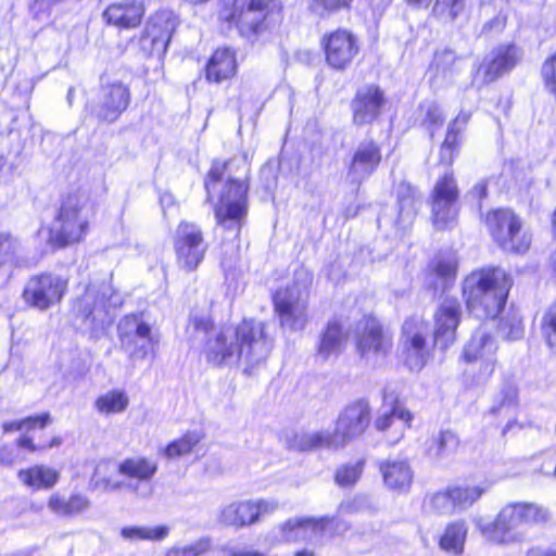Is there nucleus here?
Masks as SVG:
<instances>
[{"label": "nucleus", "mask_w": 556, "mask_h": 556, "mask_svg": "<svg viewBox=\"0 0 556 556\" xmlns=\"http://www.w3.org/2000/svg\"><path fill=\"white\" fill-rule=\"evenodd\" d=\"M252 501L232 502L224 506L219 514V520L224 525L243 528L255 522Z\"/></svg>", "instance_id": "obj_35"}, {"label": "nucleus", "mask_w": 556, "mask_h": 556, "mask_svg": "<svg viewBox=\"0 0 556 556\" xmlns=\"http://www.w3.org/2000/svg\"><path fill=\"white\" fill-rule=\"evenodd\" d=\"M468 526L459 519L446 525L439 539V547L452 556H460L465 551Z\"/></svg>", "instance_id": "obj_32"}, {"label": "nucleus", "mask_w": 556, "mask_h": 556, "mask_svg": "<svg viewBox=\"0 0 556 556\" xmlns=\"http://www.w3.org/2000/svg\"><path fill=\"white\" fill-rule=\"evenodd\" d=\"M501 334L509 340H518L523 336V326L521 318L516 315H507L500 324Z\"/></svg>", "instance_id": "obj_48"}, {"label": "nucleus", "mask_w": 556, "mask_h": 556, "mask_svg": "<svg viewBox=\"0 0 556 556\" xmlns=\"http://www.w3.org/2000/svg\"><path fill=\"white\" fill-rule=\"evenodd\" d=\"M371 409L366 401H356L346 405L339 414L336 428L330 430L302 431L294 433L288 441L291 448L312 451L314 448H342L350 441L361 437L368 428Z\"/></svg>", "instance_id": "obj_2"}, {"label": "nucleus", "mask_w": 556, "mask_h": 556, "mask_svg": "<svg viewBox=\"0 0 556 556\" xmlns=\"http://www.w3.org/2000/svg\"><path fill=\"white\" fill-rule=\"evenodd\" d=\"M146 14L142 0H121L111 3L103 12L105 22L119 30L137 28Z\"/></svg>", "instance_id": "obj_23"}, {"label": "nucleus", "mask_w": 556, "mask_h": 556, "mask_svg": "<svg viewBox=\"0 0 556 556\" xmlns=\"http://www.w3.org/2000/svg\"><path fill=\"white\" fill-rule=\"evenodd\" d=\"M346 530V525L338 517L321 516L309 517L305 516V542L321 546L328 540L337 534H341Z\"/></svg>", "instance_id": "obj_28"}, {"label": "nucleus", "mask_w": 556, "mask_h": 556, "mask_svg": "<svg viewBox=\"0 0 556 556\" xmlns=\"http://www.w3.org/2000/svg\"><path fill=\"white\" fill-rule=\"evenodd\" d=\"M364 465L365 460L359 459L339 467L334 476L337 484L344 488L355 484L363 473Z\"/></svg>", "instance_id": "obj_44"}, {"label": "nucleus", "mask_w": 556, "mask_h": 556, "mask_svg": "<svg viewBox=\"0 0 556 556\" xmlns=\"http://www.w3.org/2000/svg\"><path fill=\"white\" fill-rule=\"evenodd\" d=\"M464 10L463 0H437L433 11L442 17L454 20Z\"/></svg>", "instance_id": "obj_50"}, {"label": "nucleus", "mask_w": 556, "mask_h": 556, "mask_svg": "<svg viewBox=\"0 0 556 556\" xmlns=\"http://www.w3.org/2000/svg\"><path fill=\"white\" fill-rule=\"evenodd\" d=\"M67 289V280L50 274L31 277L24 289L25 302L45 311L60 302Z\"/></svg>", "instance_id": "obj_20"}, {"label": "nucleus", "mask_w": 556, "mask_h": 556, "mask_svg": "<svg viewBox=\"0 0 556 556\" xmlns=\"http://www.w3.org/2000/svg\"><path fill=\"white\" fill-rule=\"evenodd\" d=\"M542 75L548 91L556 96V52L544 62Z\"/></svg>", "instance_id": "obj_53"}, {"label": "nucleus", "mask_w": 556, "mask_h": 556, "mask_svg": "<svg viewBox=\"0 0 556 556\" xmlns=\"http://www.w3.org/2000/svg\"><path fill=\"white\" fill-rule=\"evenodd\" d=\"M421 111L425 112L424 122L429 128H437L443 124L444 114L438 103L432 101L425 102L421 105Z\"/></svg>", "instance_id": "obj_51"}, {"label": "nucleus", "mask_w": 556, "mask_h": 556, "mask_svg": "<svg viewBox=\"0 0 556 556\" xmlns=\"http://www.w3.org/2000/svg\"><path fill=\"white\" fill-rule=\"evenodd\" d=\"M457 60L455 52L445 49L435 53L433 66L438 72L446 73L453 71Z\"/></svg>", "instance_id": "obj_52"}, {"label": "nucleus", "mask_w": 556, "mask_h": 556, "mask_svg": "<svg viewBox=\"0 0 556 556\" xmlns=\"http://www.w3.org/2000/svg\"><path fill=\"white\" fill-rule=\"evenodd\" d=\"M20 482L33 490H50L60 479V472L46 465H34L17 472Z\"/></svg>", "instance_id": "obj_31"}, {"label": "nucleus", "mask_w": 556, "mask_h": 556, "mask_svg": "<svg viewBox=\"0 0 556 556\" xmlns=\"http://www.w3.org/2000/svg\"><path fill=\"white\" fill-rule=\"evenodd\" d=\"M364 506L362 498H353L341 503L338 507V515L345 516L359 511Z\"/></svg>", "instance_id": "obj_61"}, {"label": "nucleus", "mask_w": 556, "mask_h": 556, "mask_svg": "<svg viewBox=\"0 0 556 556\" xmlns=\"http://www.w3.org/2000/svg\"><path fill=\"white\" fill-rule=\"evenodd\" d=\"M412 414L397 402L384 404L381 413L375 421L379 431H389L387 439L390 443H397L410 427Z\"/></svg>", "instance_id": "obj_25"}, {"label": "nucleus", "mask_w": 556, "mask_h": 556, "mask_svg": "<svg viewBox=\"0 0 556 556\" xmlns=\"http://www.w3.org/2000/svg\"><path fill=\"white\" fill-rule=\"evenodd\" d=\"M325 60L329 67L344 71L350 67L359 53V41L355 34L338 28L326 34L321 40Z\"/></svg>", "instance_id": "obj_16"}, {"label": "nucleus", "mask_w": 556, "mask_h": 556, "mask_svg": "<svg viewBox=\"0 0 556 556\" xmlns=\"http://www.w3.org/2000/svg\"><path fill=\"white\" fill-rule=\"evenodd\" d=\"M252 506L254 507L253 515L256 522L262 515L274 513L278 508V503L275 501L260 500L252 501Z\"/></svg>", "instance_id": "obj_60"}, {"label": "nucleus", "mask_w": 556, "mask_h": 556, "mask_svg": "<svg viewBox=\"0 0 556 556\" xmlns=\"http://www.w3.org/2000/svg\"><path fill=\"white\" fill-rule=\"evenodd\" d=\"M486 492V486L476 484H454L430 497V507L438 514L452 515L465 511Z\"/></svg>", "instance_id": "obj_17"}, {"label": "nucleus", "mask_w": 556, "mask_h": 556, "mask_svg": "<svg viewBox=\"0 0 556 556\" xmlns=\"http://www.w3.org/2000/svg\"><path fill=\"white\" fill-rule=\"evenodd\" d=\"M542 333L548 348L556 353V303L551 305L543 316Z\"/></svg>", "instance_id": "obj_46"}, {"label": "nucleus", "mask_w": 556, "mask_h": 556, "mask_svg": "<svg viewBox=\"0 0 556 556\" xmlns=\"http://www.w3.org/2000/svg\"><path fill=\"white\" fill-rule=\"evenodd\" d=\"M109 287L105 283L89 285L75 300L73 312L81 326L93 329L102 324L106 315L105 303Z\"/></svg>", "instance_id": "obj_21"}, {"label": "nucleus", "mask_w": 556, "mask_h": 556, "mask_svg": "<svg viewBox=\"0 0 556 556\" xmlns=\"http://www.w3.org/2000/svg\"><path fill=\"white\" fill-rule=\"evenodd\" d=\"M356 349L362 359L372 365L387 356L392 348V337L375 318H366L358 326Z\"/></svg>", "instance_id": "obj_18"}, {"label": "nucleus", "mask_w": 556, "mask_h": 556, "mask_svg": "<svg viewBox=\"0 0 556 556\" xmlns=\"http://www.w3.org/2000/svg\"><path fill=\"white\" fill-rule=\"evenodd\" d=\"M88 218V197L81 192L68 194L49 230L48 241L58 248L79 242L87 233Z\"/></svg>", "instance_id": "obj_7"}, {"label": "nucleus", "mask_w": 556, "mask_h": 556, "mask_svg": "<svg viewBox=\"0 0 556 556\" xmlns=\"http://www.w3.org/2000/svg\"><path fill=\"white\" fill-rule=\"evenodd\" d=\"M203 435L199 431H188L179 439L170 442L164 450L163 454L167 458H177L189 455L193 448L200 443Z\"/></svg>", "instance_id": "obj_43"}, {"label": "nucleus", "mask_w": 556, "mask_h": 556, "mask_svg": "<svg viewBox=\"0 0 556 556\" xmlns=\"http://www.w3.org/2000/svg\"><path fill=\"white\" fill-rule=\"evenodd\" d=\"M211 315L206 311L193 309L186 329L189 340L207 336L204 355L215 366H242L244 372L262 366L273 348L265 334V325L254 319H244L237 326H224L212 330Z\"/></svg>", "instance_id": "obj_1"}, {"label": "nucleus", "mask_w": 556, "mask_h": 556, "mask_svg": "<svg viewBox=\"0 0 556 556\" xmlns=\"http://www.w3.org/2000/svg\"><path fill=\"white\" fill-rule=\"evenodd\" d=\"M48 507L56 515L68 516V498H65L59 493H54L50 496Z\"/></svg>", "instance_id": "obj_59"}, {"label": "nucleus", "mask_w": 556, "mask_h": 556, "mask_svg": "<svg viewBox=\"0 0 556 556\" xmlns=\"http://www.w3.org/2000/svg\"><path fill=\"white\" fill-rule=\"evenodd\" d=\"M51 421V417L48 413L28 417L18 421H11V422H4L3 424V431L4 432H11V431H21L26 430L29 432L30 430H34L36 428L43 429L49 422Z\"/></svg>", "instance_id": "obj_45"}, {"label": "nucleus", "mask_w": 556, "mask_h": 556, "mask_svg": "<svg viewBox=\"0 0 556 556\" xmlns=\"http://www.w3.org/2000/svg\"><path fill=\"white\" fill-rule=\"evenodd\" d=\"M497 342L494 337L483 330L476 331L464 345L463 361L496 362Z\"/></svg>", "instance_id": "obj_29"}, {"label": "nucleus", "mask_w": 556, "mask_h": 556, "mask_svg": "<svg viewBox=\"0 0 556 556\" xmlns=\"http://www.w3.org/2000/svg\"><path fill=\"white\" fill-rule=\"evenodd\" d=\"M381 161L379 146L372 140H364L356 147L348 167V177L353 182L367 179Z\"/></svg>", "instance_id": "obj_24"}, {"label": "nucleus", "mask_w": 556, "mask_h": 556, "mask_svg": "<svg viewBox=\"0 0 556 556\" xmlns=\"http://www.w3.org/2000/svg\"><path fill=\"white\" fill-rule=\"evenodd\" d=\"M488 229L496 243L506 251L523 253L531 244V236L521 230V222L510 210H495L485 217Z\"/></svg>", "instance_id": "obj_11"}, {"label": "nucleus", "mask_w": 556, "mask_h": 556, "mask_svg": "<svg viewBox=\"0 0 556 556\" xmlns=\"http://www.w3.org/2000/svg\"><path fill=\"white\" fill-rule=\"evenodd\" d=\"M510 287L509 276L501 268L473 271L464 281L467 308L477 318H495L505 306Z\"/></svg>", "instance_id": "obj_3"}, {"label": "nucleus", "mask_w": 556, "mask_h": 556, "mask_svg": "<svg viewBox=\"0 0 556 556\" xmlns=\"http://www.w3.org/2000/svg\"><path fill=\"white\" fill-rule=\"evenodd\" d=\"M16 462V456L13 447L3 446L0 448V463L7 466H12Z\"/></svg>", "instance_id": "obj_63"}, {"label": "nucleus", "mask_w": 556, "mask_h": 556, "mask_svg": "<svg viewBox=\"0 0 556 556\" xmlns=\"http://www.w3.org/2000/svg\"><path fill=\"white\" fill-rule=\"evenodd\" d=\"M459 440L452 431H442L433 437L428 452L431 457L444 459L453 455L458 447Z\"/></svg>", "instance_id": "obj_41"}, {"label": "nucleus", "mask_w": 556, "mask_h": 556, "mask_svg": "<svg viewBox=\"0 0 556 556\" xmlns=\"http://www.w3.org/2000/svg\"><path fill=\"white\" fill-rule=\"evenodd\" d=\"M460 128L448 125L445 139L443 141V152H448V161H454L456 148L459 144Z\"/></svg>", "instance_id": "obj_56"}, {"label": "nucleus", "mask_w": 556, "mask_h": 556, "mask_svg": "<svg viewBox=\"0 0 556 556\" xmlns=\"http://www.w3.org/2000/svg\"><path fill=\"white\" fill-rule=\"evenodd\" d=\"M462 307L457 300L446 299L434 314V344L445 350L456 341Z\"/></svg>", "instance_id": "obj_22"}, {"label": "nucleus", "mask_w": 556, "mask_h": 556, "mask_svg": "<svg viewBox=\"0 0 556 556\" xmlns=\"http://www.w3.org/2000/svg\"><path fill=\"white\" fill-rule=\"evenodd\" d=\"M177 26L173 11L159 10L149 16L139 38V48L148 56L166 52L172 34Z\"/></svg>", "instance_id": "obj_14"}, {"label": "nucleus", "mask_w": 556, "mask_h": 556, "mask_svg": "<svg viewBox=\"0 0 556 556\" xmlns=\"http://www.w3.org/2000/svg\"><path fill=\"white\" fill-rule=\"evenodd\" d=\"M274 533L280 541L305 542V516H296L279 523L274 529Z\"/></svg>", "instance_id": "obj_42"}, {"label": "nucleus", "mask_w": 556, "mask_h": 556, "mask_svg": "<svg viewBox=\"0 0 556 556\" xmlns=\"http://www.w3.org/2000/svg\"><path fill=\"white\" fill-rule=\"evenodd\" d=\"M312 280V274L300 267L294 270L292 280L275 292L274 309L282 328L301 331L306 327Z\"/></svg>", "instance_id": "obj_4"}, {"label": "nucleus", "mask_w": 556, "mask_h": 556, "mask_svg": "<svg viewBox=\"0 0 556 556\" xmlns=\"http://www.w3.org/2000/svg\"><path fill=\"white\" fill-rule=\"evenodd\" d=\"M33 440L34 439L31 437H29L28 434H24L17 440V445L20 447L26 448L30 452H37V451L46 450L48 447L59 446L61 444V439L58 437H54L49 444H45V443L35 444L33 442Z\"/></svg>", "instance_id": "obj_57"}, {"label": "nucleus", "mask_w": 556, "mask_h": 556, "mask_svg": "<svg viewBox=\"0 0 556 556\" xmlns=\"http://www.w3.org/2000/svg\"><path fill=\"white\" fill-rule=\"evenodd\" d=\"M17 249L18 244L14 239L0 233V267L12 261Z\"/></svg>", "instance_id": "obj_54"}, {"label": "nucleus", "mask_w": 556, "mask_h": 556, "mask_svg": "<svg viewBox=\"0 0 556 556\" xmlns=\"http://www.w3.org/2000/svg\"><path fill=\"white\" fill-rule=\"evenodd\" d=\"M167 526L144 527L129 526L121 530V536L130 542L137 541H161L168 535Z\"/></svg>", "instance_id": "obj_39"}, {"label": "nucleus", "mask_w": 556, "mask_h": 556, "mask_svg": "<svg viewBox=\"0 0 556 556\" xmlns=\"http://www.w3.org/2000/svg\"><path fill=\"white\" fill-rule=\"evenodd\" d=\"M117 470L121 475L136 479V483L128 484V488L141 498H149L153 493V486L150 480L157 471V464L152 459L144 457H132L123 460L116 466L111 460H101L93 473L92 484L96 489L104 492L117 491L124 486V482L113 480L110 477L111 472Z\"/></svg>", "instance_id": "obj_5"}, {"label": "nucleus", "mask_w": 556, "mask_h": 556, "mask_svg": "<svg viewBox=\"0 0 556 556\" xmlns=\"http://www.w3.org/2000/svg\"><path fill=\"white\" fill-rule=\"evenodd\" d=\"M129 101L130 92L126 85L117 79L102 78L92 114L100 121L113 123L127 109Z\"/></svg>", "instance_id": "obj_19"}, {"label": "nucleus", "mask_w": 556, "mask_h": 556, "mask_svg": "<svg viewBox=\"0 0 556 556\" xmlns=\"http://www.w3.org/2000/svg\"><path fill=\"white\" fill-rule=\"evenodd\" d=\"M548 511L532 503H510L504 506L495 520L484 525L481 518L473 522L483 538L493 544H509L520 539L513 531L522 523H538L547 520Z\"/></svg>", "instance_id": "obj_6"}, {"label": "nucleus", "mask_w": 556, "mask_h": 556, "mask_svg": "<svg viewBox=\"0 0 556 556\" xmlns=\"http://www.w3.org/2000/svg\"><path fill=\"white\" fill-rule=\"evenodd\" d=\"M117 330L121 348L131 359H144L155 352L160 342L151 325L137 315L122 318Z\"/></svg>", "instance_id": "obj_10"}, {"label": "nucleus", "mask_w": 556, "mask_h": 556, "mask_svg": "<svg viewBox=\"0 0 556 556\" xmlns=\"http://www.w3.org/2000/svg\"><path fill=\"white\" fill-rule=\"evenodd\" d=\"M231 163L230 162H220L214 161L211 169L207 174V178L205 181V189L207 191L208 197L212 191L215 189L217 182L222 181L226 173L229 170Z\"/></svg>", "instance_id": "obj_49"}, {"label": "nucleus", "mask_w": 556, "mask_h": 556, "mask_svg": "<svg viewBox=\"0 0 556 556\" xmlns=\"http://www.w3.org/2000/svg\"><path fill=\"white\" fill-rule=\"evenodd\" d=\"M502 406L514 405L518 399V389L514 383H506L502 391Z\"/></svg>", "instance_id": "obj_62"}, {"label": "nucleus", "mask_w": 556, "mask_h": 556, "mask_svg": "<svg viewBox=\"0 0 556 556\" xmlns=\"http://www.w3.org/2000/svg\"><path fill=\"white\" fill-rule=\"evenodd\" d=\"M211 547L208 539H200L189 545L173 546L165 556H200L206 553Z\"/></svg>", "instance_id": "obj_47"}, {"label": "nucleus", "mask_w": 556, "mask_h": 556, "mask_svg": "<svg viewBox=\"0 0 556 556\" xmlns=\"http://www.w3.org/2000/svg\"><path fill=\"white\" fill-rule=\"evenodd\" d=\"M129 405V397L125 390L112 389L100 394L94 401V409L101 415H115L124 413Z\"/></svg>", "instance_id": "obj_37"}, {"label": "nucleus", "mask_w": 556, "mask_h": 556, "mask_svg": "<svg viewBox=\"0 0 556 556\" xmlns=\"http://www.w3.org/2000/svg\"><path fill=\"white\" fill-rule=\"evenodd\" d=\"M352 0H312L311 10L323 14L325 11L333 12L346 8Z\"/></svg>", "instance_id": "obj_55"}, {"label": "nucleus", "mask_w": 556, "mask_h": 556, "mask_svg": "<svg viewBox=\"0 0 556 556\" xmlns=\"http://www.w3.org/2000/svg\"><path fill=\"white\" fill-rule=\"evenodd\" d=\"M383 104V93L377 86L361 88L352 102L353 122L364 125L374 122L380 114Z\"/></svg>", "instance_id": "obj_27"}, {"label": "nucleus", "mask_w": 556, "mask_h": 556, "mask_svg": "<svg viewBox=\"0 0 556 556\" xmlns=\"http://www.w3.org/2000/svg\"><path fill=\"white\" fill-rule=\"evenodd\" d=\"M91 505L90 500L84 494H74L68 498V516L78 515L87 509Z\"/></svg>", "instance_id": "obj_58"}, {"label": "nucleus", "mask_w": 556, "mask_h": 556, "mask_svg": "<svg viewBox=\"0 0 556 556\" xmlns=\"http://www.w3.org/2000/svg\"><path fill=\"white\" fill-rule=\"evenodd\" d=\"M348 341V334L338 321L328 323L321 333L317 355L323 359L339 355Z\"/></svg>", "instance_id": "obj_33"}, {"label": "nucleus", "mask_w": 556, "mask_h": 556, "mask_svg": "<svg viewBox=\"0 0 556 556\" xmlns=\"http://www.w3.org/2000/svg\"><path fill=\"white\" fill-rule=\"evenodd\" d=\"M457 260L453 253L440 255L432 262L430 277L434 274L435 280H429V286L435 291L445 289L447 282L456 275Z\"/></svg>", "instance_id": "obj_36"}, {"label": "nucleus", "mask_w": 556, "mask_h": 556, "mask_svg": "<svg viewBox=\"0 0 556 556\" xmlns=\"http://www.w3.org/2000/svg\"><path fill=\"white\" fill-rule=\"evenodd\" d=\"M247 193L248 186L244 181L229 176L215 204L217 224L231 232L235 239L239 237L248 214Z\"/></svg>", "instance_id": "obj_8"}, {"label": "nucleus", "mask_w": 556, "mask_h": 556, "mask_svg": "<svg viewBox=\"0 0 556 556\" xmlns=\"http://www.w3.org/2000/svg\"><path fill=\"white\" fill-rule=\"evenodd\" d=\"M521 59V51L515 45H501L480 65L478 73L482 74L484 83L497 79L510 71Z\"/></svg>", "instance_id": "obj_26"}, {"label": "nucleus", "mask_w": 556, "mask_h": 556, "mask_svg": "<svg viewBox=\"0 0 556 556\" xmlns=\"http://www.w3.org/2000/svg\"><path fill=\"white\" fill-rule=\"evenodd\" d=\"M174 248L178 266L186 271H193L202 263L207 244L199 226L184 222L177 227Z\"/></svg>", "instance_id": "obj_15"}, {"label": "nucleus", "mask_w": 556, "mask_h": 556, "mask_svg": "<svg viewBox=\"0 0 556 556\" xmlns=\"http://www.w3.org/2000/svg\"><path fill=\"white\" fill-rule=\"evenodd\" d=\"M526 556H556V548L531 547Z\"/></svg>", "instance_id": "obj_64"}, {"label": "nucleus", "mask_w": 556, "mask_h": 556, "mask_svg": "<svg viewBox=\"0 0 556 556\" xmlns=\"http://www.w3.org/2000/svg\"><path fill=\"white\" fill-rule=\"evenodd\" d=\"M280 9L275 0H222L219 17L235 23L241 33H257L267 15Z\"/></svg>", "instance_id": "obj_9"}, {"label": "nucleus", "mask_w": 556, "mask_h": 556, "mask_svg": "<svg viewBox=\"0 0 556 556\" xmlns=\"http://www.w3.org/2000/svg\"><path fill=\"white\" fill-rule=\"evenodd\" d=\"M384 484L394 491L405 492L413 482V470L405 459H388L380 464Z\"/></svg>", "instance_id": "obj_30"}, {"label": "nucleus", "mask_w": 556, "mask_h": 556, "mask_svg": "<svg viewBox=\"0 0 556 556\" xmlns=\"http://www.w3.org/2000/svg\"><path fill=\"white\" fill-rule=\"evenodd\" d=\"M458 188L453 173L440 177L431 193V220L435 229H452L458 218Z\"/></svg>", "instance_id": "obj_13"}, {"label": "nucleus", "mask_w": 556, "mask_h": 556, "mask_svg": "<svg viewBox=\"0 0 556 556\" xmlns=\"http://www.w3.org/2000/svg\"><path fill=\"white\" fill-rule=\"evenodd\" d=\"M464 362L466 363V368L464 370L465 382L472 387L484 386L488 383L496 368V362Z\"/></svg>", "instance_id": "obj_38"}, {"label": "nucleus", "mask_w": 556, "mask_h": 556, "mask_svg": "<svg viewBox=\"0 0 556 556\" xmlns=\"http://www.w3.org/2000/svg\"><path fill=\"white\" fill-rule=\"evenodd\" d=\"M237 64L233 51L229 48L217 49L206 66L208 80L219 83L236 73Z\"/></svg>", "instance_id": "obj_34"}, {"label": "nucleus", "mask_w": 556, "mask_h": 556, "mask_svg": "<svg viewBox=\"0 0 556 556\" xmlns=\"http://www.w3.org/2000/svg\"><path fill=\"white\" fill-rule=\"evenodd\" d=\"M429 332V325L422 316H412L403 324L401 343L404 363L412 371H419L430 358Z\"/></svg>", "instance_id": "obj_12"}, {"label": "nucleus", "mask_w": 556, "mask_h": 556, "mask_svg": "<svg viewBox=\"0 0 556 556\" xmlns=\"http://www.w3.org/2000/svg\"><path fill=\"white\" fill-rule=\"evenodd\" d=\"M399 218L401 223H410L419 207L417 192L409 185L401 184L397 188Z\"/></svg>", "instance_id": "obj_40"}]
</instances>
